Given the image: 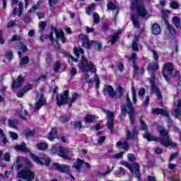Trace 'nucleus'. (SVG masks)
I'll use <instances>...</instances> for the list:
<instances>
[{
  "instance_id": "nucleus-54",
  "label": "nucleus",
  "mask_w": 181,
  "mask_h": 181,
  "mask_svg": "<svg viewBox=\"0 0 181 181\" xmlns=\"http://www.w3.org/2000/svg\"><path fill=\"white\" fill-rule=\"evenodd\" d=\"M105 138L106 137L105 136H100L98 139V144L99 145H103V144H104V142L105 141Z\"/></svg>"
},
{
  "instance_id": "nucleus-25",
  "label": "nucleus",
  "mask_w": 181,
  "mask_h": 181,
  "mask_svg": "<svg viewBox=\"0 0 181 181\" xmlns=\"http://www.w3.org/2000/svg\"><path fill=\"white\" fill-rule=\"evenodd\" d=\"M56 138H57V129L53 128L48 135V139L53 141Z\"/></svg>"
},
{
  "instance_id": "nucleus-32",
  "label": "nucleus",
  "mask_w": 181,
  "mask_h": 181,
  "mask_svg": "<svg viewBox=\"0 0 181 181\" xmlns=\"http://www.w3.org/2000/svg\"><path fill=\"white\" fill-rule=\"evenodd\" d=\"M59 2V0H48V4L50 8V11L52 12H54V9H56V7H54V5Z\"/></svg>"
},
{
  "instance_id": "nucleus-34",
  "label": "nucleus",
  "mask_w": 181,
  "mask_h": 181,
  "mask_svg": "<svg viewBox=\"0 0 181 181\" xmlns=\"http://www.w3.org/2000/svg\"><path fill=\"white\" fill-rule=\"evenodd\" d=\"M35 134L36 131L35 130L27 129L24 132V135L27 138H30V136H35Z\"/></svg>"
},
{
  "instance_id": "nucleus-22",
  "label": "nucleus",
  "mask_w": 181,
  "mask_h": 181,
  "mask_svg": "<svg viewBox=\"0 0 181 181\" xmlns=\"http://www.w3.org/2000/svg\"><path fill=\"white\" fill-rule=\"evenodd\" d=\"M151 94H157L158 98H162V93H160V91H159V88H158L156 85H153L151 86Z\"/></svg>"
},
{
  "instance_id": "nucleus-10",
  "label": "nucleus",
  "mask_w": 181,
  "mask_h": 181,
  "mask_svg": "<svg viewBox=\"0 0 181 181\" xmlns=\"http://www.w3.org/2000/svg\"><path fill=\"white\" fill-rule=\"evenodd\" d=\"M122 165L129 168L132 176H134V177H139V165L137 163H134L130 165L129 163L124 161Z\"/></svg>"
},
{
  "instance_id": "nucleus-50",
  "label": "nucleus",
  "mask_w": 181,
  "mask_h": 181,
  "mask_svg": "<svg viewBox=\"0 0 181 181\" xmlns=\"http://www.w3.org/2000/svg\"><path fill=\"white\" fill-rule=\"evenodd\" d=\"M107 9H110V11H115L117 9V6L114 4L112 2H110L107 5Z\"/></svg>"
},
{
  "instance_id": "nucleus-40",
  "label": "nucleus",
  "mask_w": 181,
  "mask_h": 181,
  "mask_svg": "<svg viewBox=\"0 0 181 181\" xmlns=\"http://www.w3.org/2000/svg\"><path fill=\"white\" fill-rule=\"evenodd\" d=\"M173 23L176 28H180V19L177 16H174L173 18Z\"/></svg>"
},
{
  "instance_id": "nucleus-62",
  "label": "nucleus",
  "mask_w": 181,
  "mask_h": 181,
  "mask_svg": "<svg viewBox=\"0 0 181 181\" xmlns=\"http://www.w3.org/2000/svg\"><path fill=\"white\" fill-rule=\"evenodd\" d=\"M16 24V21L11 20L8 23L7 28H13V26H15Z\"/></svg>"
},
{
  "instance_id": "nucleus-26",
  "label": "nucleus",
  "mask_w": 181,
  "mask_h": 181,
  "mask_svg": "<svg viewBox=\"0 0 181 181\" xmlns=\"http://www.w3.org/2000/svg\"><path fill=\"white\" fill-rule=\"evenodd\" d=\"M47 37L49 38V40H51L52 45H54V39L53 38V32H51L49 35H41L40 37V39L41 42H45Z\"/></svg>"
},
{
  "instance_id": "nucleus-14",
  "label": "nucleus",
  "mask_w": 181,
  "mask_h": 181,
  "mask_svg": "<svg viewBox=\"0 0 181 181\" xmlns=\"http://www.w3.org/2000/svg\"><path fill=\"white\" fill-rule=\"evenodd\" d=\"M53 166L57 170L61 172V173H69L70 172V166L69 165H60L57 163H54Z\"/></svg>"
},
{
  "instance_id": "nucleus-45",
  "label": "nucleus",
  "mask_w": 181,
  "mask_h": 181,
  "mask_svg": "<svg viewBox=\"0 0 181 181\" xmlns=\"http://www.w3.org/2000/svg\"><path fill=\"white\" fill-rule=\"evenodd\" d=\"M118 35H119V33H117L116 34H115L113 36L111 37V44L114 45V43L117 42V41L118 40Z\"/></svg>"
},
{
  "instance_id": "nucleus-1",
  "label": "nucleus",
  "mask_w": 181,
  "mask_h": 181,
  "mask_svg": "<svg viewBox=\"0 0 181 181\" xmlns=\"http://www.w3.org/2000/svg\"><path fill=\"white\" fill-rule=\"evenodd\" d=\"M32 168L33 165L30 161L18 157L16 160V168L20 171L17 173V177L25 181H33L36 173L30 170Z\"/></svg>"
},
{
  "instance_id": "nucleus-8",
  "label": "nucleus",
  "mask_w": 181,
  "mask_h": 181,
  "mask_svg": "<svg viewBox=\"0 0 181 181\" xmlns=\"http://www.w3.org/2000/svg\"><path fill=\"white\" fill-rule=\"evenodd\" d=\"M51 153H53V155L57 153L59 158H62V159H65L66 160H71V158L69 156L70 151L64 147L59 146L58 148L52 147L51 148Z\"/></svg>"
},
{
  "instance_id": "nucleus-52",
  "label": "nucleus",
  "mask_w": 181,
  "mask_h": 181,
  "mask_svg": "<svg viewBox=\"0 0 181 181\" xmlns=\"http://www.w3.org/2000/svg\"><path fill=\"white\" fill-rule=\"evenodd\" d=\"M16 40L18 42H21V40H22V37H21L20 35H13V37L11 38V42H15Z\"/></svg>"
},
{
  "instance_id": "nucleus-9",
  "label": "nucleus",
  "mask_w": 181,
  "mask_h": 181,
  "mask_svg": "<svg viewBox=\"0 0 181 181\" xmlns=\"http://www.w3.org/2000/svg\"><path fill=\"white\" fill-rule=\"evenodd\" d=\"M103 112H105V114L107 115V122L106 123V125L108 129H110L111 134H114V132H115V129H114V119L115 118L114 112L105 110H103Z\"/></svg>"
},
{
  "instance_id": "nucleus-30",
  "label": "nucleus",
  "mask_w": 181,
  "mask_h": 181,
  "mask_svg": "<svg viewBox=\"0 0 181 181\" xmlns=\"http://www.w3.org/2000/svg\"><path fill=\"white\" fill-rule=\"evenodd\" d=\"M139 39L138 38V36H135L133 42H132V50L134 52H138V42Z\"/></svg>"
},
{
  "instance_id": "nucleus-42",
  "label": "nucleus",
  "mask_w": 181,
  "mask_h": 181,
  "mask_svg": "<svg viewBox=\"0 0 181 181\" xmlns=\"http://www.w3.org/2000/svg\"><path fill=\"white\" fill-rule=\"evenodd\" d=\"M6 58L9 60V63H11V59H13V52H12V50L8 49L7 50V52H6Z\"/></svg>"
},
{
  "instance_id": "nucleus-13",
  "label": "nucleus",
  "mask_w": 181,
  "mask_h": 181,
  "mask_svg": "<svg viewBox=\"0 0 181 181\" xmlns=\"http://www.w3.org/2000/svg\"><path fill=\"white\" fill-rule=\"evenodd\" d=\"M46 104V99H45V97L43 96L42 94L38 93L37 95L36 98V102L34 104V111H39L40 110L41 107H43Z\"/></svg>"
},
{
  "instance_id": "nucleus-23",
  "label": "nucleus",
  "mask_w": 181,
  "mask_h": 181,
  "mask_svg": "<svg viewBox=\"0 0 181 181\" xmlns=\"http://www.w3.org/2000/svg\"><path fill=\"white\" fill-rule=\"evenodd\" d=\"M54 33H55L56 37L57 39H59V37H60L62 43H66V41H65L66 37H64V33L62 30L59 31L57 29H54Z\"/></svg>"
},
{
  "instance_id": "nucleus-28",
  "label": "nucleus",
  "mask_w": 181,
  "mask_h": 181,
  "mask_svg": "<svg viewBox=\"0 0 181 181\" xmlns=\"http://www.w3.org/2000/svg\"><path fill=\"white\" fill-rule=\"evenodd\" d=\"M117 148H119V146H122V149H124V150L129 148V144H128V141H124V144L122 141H117Z\"/></svg>"
},
{
  "instance_id": "nucleus-5",
  "label": "nucleus",
  "mask_w": 181,
  "mask_h": 181,
  "mask_svg": "<svg viewBox=\"0 0 181 181\" xmlns=\"http://www.w3.org/2000/svg\"><path fill=\"white\" fill-rule=\"evenodd\" d=\"M78 68L83 73H88V71H91L92 73H94V74H97V69L94 64L88 61L84 56L82 57L81 61L78 64Z\"/></svg>"
},
{
  "instance_id": "nucleus-44",
  "label": "nucleus",
  "mask_w": 181,
  "mask_h": 181,
  "mask_svg": "<svg viewBox=\"0 0 181 181\" xmlns=\"http://www.w3.org/2000/svg\"><path fill=\"white\" fill-rule=\"evenodd\" d=\"M91 43H93V45H95V49H97V50H98L99 52L103 48V45L101 44V42H98L96 41H91Z\"/></svg>"
},
{
  "instance_id": "nucleus-63",
  "label": "nucleus",
  "mask_w": 181,
  "mask_h": 181,
  "mask_svg": "<svg viewBox=\"0 0 181 181\" xmlns=\"http://www.w3.org/2000/svg\"><path fill=\"white\" fill-rule=\"evenodd\" d=\"M103 30H108L110 29V23L105 22L102 26Z\"/></svg>"
},
{
  "instance_id": "nucleus-4",
  "label": "nucleus",
  "mask_w": 181,
  "mask_h": 181,
  "mask_svg": "<svg viewBox=\"0 0 181 181\" xmlns=\"http://www.w3.org/2000/svg\"><path fill=\"white\" fill-rule=\"evenodd\" d=\"M57 105L59 107H62V105H64L66 104H68L69 108H71L73 107V103H75L78 98H80V95L77 93L72 94V98L71 101L68 102L69 100V90H64L63 94H61L59 98V95H57Z\"/></svg>"
},
{
  "instance_id": "nucleus-64",
  "label": "nucleus",
  "mask_w": 181,
  "mask_h": 181,
  "mask_svg": "<svg viewBox=\"0 0 181 181\" xmlns=\"http://www.w3.org/2000/svg\"><path fill=\"white\" fill-rule=\"evenodd\" d=\"M9 135L13 139H18V134L12 132H9Z\"/></svg>"
},
{
  "instance_id": "nucleus-55",
  "label": "nucleus",
  "mask_w": 181,
  "mask_h": 181,
  "mask_svg": "<svg viewBox=\"0 0 181 181\" xmlns=\"http://www.w3.org/2000/svg\"><path fill=\"white\" fill-rule=\"evenodd\" d=\"M78 39L80 40H82V42H86V40H88V37L86 35H83V34H80L78 35Z\"/></svg>"
},
{
  "instance_id": "nucleus-16",
  "label": "nucleus",
  "mask_w": 181,
  "mask_h": 181,
  "mask_svg": "<svg viewBox=\"0 0 181 181\" xmlns=\"http://www.w3.org/2000/svg\"><path fill=\"white\" fill-rule=\"evenodd\" d=\"M23 83H25V81L23 79V76L22 75H20L17 81H13L12 87L13 88H21L23 86Z\"/></svg>"
},
{
  "instance_id": "nucleus-19",
  "label": "nucleus",
  "mask_w": 181,
  "mask_h": 181,
  "mask_svg": "<svg viewBox=\"0 0 181 181\" xmlns=\"http://www.w3.org/2000/svg\"><path fill=\"white\" fill-rule=\"evenodd\" d=\"M126 137L127 139H129L130 138H132V139H136V138H138V131L136 130V128H133L132 133H131L129 131H127L126 132Z\"/></svg>"
},
{
  "instance_id": "nucleus-18",
  "label": "nucleus",
  "mask_w": 181,
  "mask_h": 181,
  "mask_svg": "<svg viewBox=\"0 0 181 181\" xmlns=\"http://www.w3.org/2000/svg\"><path fill=\"white\" fill-rule=\"evenodd\" d=\"M83 163H86V161L80 158H77L76 161L73 163L72 168H74L76 172H80Z\"/></svg>"
},
{
  "instance_id": "nucleus-29",
  "label": "nucleus",
  "mask_w": 181,
  "mask_h": 181,
  "mask_svg": "<svg viewBox=\"0 0 181 181\" xmlns=\"http://www.w3.org/2000/svg\"><path fill=\"white\" fill-rule=\"evenodd\" d=\"M16 149L21 152H29V150L26 148V144L25 143H22L20 146H16Z\"/></svg>"
},
{
  "instance_id": "nucleus-15",
  "label": "nucleus",
  "mask_w": 181,
  "mask_h": 181,
  "mask_svg": "<svg viewBox=\"0 0 181 181\" xmlns=\"http://www.w3.org/2000/svg\"><path fill=\"white\" fill-rule=\"evenodd\" d=\"M129 62H132V67L133 68V76H136L139 70V67L136 66L135 62H136V54L134 53L132 54L131 57L129 58Z\"/></svg>"
},
{
  "instance_id": "nucleus-24",
  "label": "nucleus",
  "mask_w": 181,
  "mask_h": 181,
  "mask_svg": "<svg viewBox=\"0 0 181 181\" xmlns=\"http://www.w3.org/2000/svg\"><path fill=\"white\" fill-rule=\"evenodd\" d=\"M151 32L153 35H160V26L158 23L152 25Z\"/></svg>"
},
{
  "instance_id": "nucleus-12",
  "label": "nucleus",
  "mask_w": 181,
  "mask_h": 181,
  "mask_svg": "<svg viewBox=\"0 0 181 181\" xmlns=\"http://www.w3.org/2000/svg\"><path fill=\"white\" fill-rule=\"evenodd\" d=\"M173 75V65L172 63L165 64L164 66V69L163 70V76L167 83H169V78H168V76Z\"/></svg>"
},
{
  "instance_id": "nucleus-39",
  "label": "nucleus",
  "mask_w": 181,
  "mask_h": 181,
  "mask_svg": "<svg viewBox=\"0 0 181 181\" xmlns=\"http://www.w3.org/2000/svg\"><path fill=\"white\" fill-rule=\"evenodd\" d=\"M93 42H90V40H86V41H83L82 46L85 47L86 49H88L90 50L91 49V45H93Z\"/></svg>"
},
{
  "instance_id": "nucleus-61",
  "label": "nucleus",
  "mask_w": 181,
  "mask_h": 181,
  "mask_svg": "<svg viewBox=\"0 0 181 181\" xmlns=\"http://www.w3.org/2000/svg\"><path fill=\"white\" fill-rule=\"evenodd\" d=\"M127 158L131 162H134L136 159V158H135V155L132 153H129Z\"/></svg>"
},
{
  "instance_id": "nucleus-6",
  "label": "nucleus",
  "mask_w": 181,
  "mask_h": 181,
  "mask_svg": "<svg viewBox=\"0 0 181 181\" xmlns=\"http://www.w3.org/2000/svg\"><path fill=\"white\" fill-rule=\"evenodd\" d=\"M121 108V115L119 117L120 119H124L122 117H127V114L135 112V108L131 102L129 98V95H126V104H123L120 107Z\"/></svg>"
},
{
  "instance_id": "nucleus-59",
  "label": "nucleus",
  "mask_w": 181,
  "mask_h": 181,
  "mask_svg": "<svg viewBox=\"0 0 181 181\" xmlns=\"http://www.w3.org/2000/svg\"><path fill=\"white\" fill-rule=\"evenodd\" d=\"M124 156V151L121 152L120 153H117L113 156L115 159H121Z\"/></svg>"
},
{
  "instance_id": "nucleus-53",
  "label": "nucleus",
  "mask_w": 181,
  "mask_h": 181,
  "mask_svg": "<svg viewBox=\"0 0 181 181\" xmlns=\"http://www.w3.org/2000/svg\"><path fill=\"white\" fill-rule=\"evenodd\" d=\"M40 32H43L46 29V22H40L39 24Z\"/></svg>"
},
{
  "instance_id": "nucleus-21",
  "label": "nucleus",
  "mask_w": 181,
  "mask_h": 181,
  "mask_svg": "<svg viewBox=\"0 0 181 181\" xmlns=\"http://www.w3.org/2000/svg\"><path fill=\"white\" fill-rule=\"evenodd\" d=\"M33 88V86L30 84L27 85L25 86L22 90H21L18 93H17V97L18 98H21V97H23L25 93H28L30 90H32Z\"/></svg>"
},
{
  "instance_id": "nucleus-35",
  "label": "nucleus",
  "mask_w": 181,
  "mask_h": 181,
  "mask_svg": "<svg viewBox=\"0 0 181 181\" xmlns=\"http://www.w3.org/2000/svg\"><path fill=\"white\" fill-rule=\"evenodd\" d=\"M36 146L38 151H46V149H47V144L46 143L37 144Z\"/></svg>"
},
{
  "instance_id": "nucleus-20",
  "label": "nucleus",
  "mask_w": 181,
  "mask_h": 181,
  "mask_svg": "<svg viewBox=\"0 0 181 181\" xmlns=\"http://www.w3.org/2000/svg\"><path fill=\"white\" fill-rule=\"evenodd\" d=\"M153 114H160V115H164V117H169V112L166 111L165 109H161V108H156L152 110Z\"/></svg>"
},
{
  "instance_id": "nucleus-46",
  "label": "nucleus",
  "mask_w": 181,
  "mask_h": 181,
  "mask_svg": "<svg viewBox=\"0 0 181 181\" xmlns=\"http://www.w3.org/2000/svg\"><path fill=\"white\" fill-rule=\"evenodd\" d=\"M61 66H62V64H60V62L58 61L55 62V64H54V70L55 73H59V70H60Z\"/></svg>"
},
{
  "instance_id": "nucleus-27",
  "label": "nucleus",
  "mask_w": 181,
  "mask_h": 181,
  "mask_svg": "<svg viewBox=\"0 0 181 181\" xmlns=\"http://www.w3.org/2000/svg\"><path fill=\"white\" fill-rule=\"evenodd\" d=\"M158 69L159 65H158V64L152 63L148 66V70L151 74H153V71H155V70H158Z\"/></svg>"
},
{
  "instance_id": "nucleus-11",
  "label": "nucleus",
  "mask_w": 181,
  "mask_h": 181,
  "mask_svg": "<svg viewBox=\"0 0 181 181\" xmlns=\"http://www.w3.org/2000/svg\"><path fill=\"white\" fill-rule=\"evenodd\" d=\"M30 158L34 160V162L38 163V165H43V162H42V160H45L46 166H49V165H50V158L46 156L37 157L36 155L31 153Z\"/></svg>"
},
{
  "instance_id": "nucleus-41",
  "label": "nucleus",
  "mask_w": 181,
  "mask_h": 181,
  "mask_svg": "<svg viewBox=\"0 0 181 181\" xmlns=\"http://www.w3.org/2000/svg\"><path fill=\"white\" fill-rule=\"evenodd\" d=\"M132 94L133 103L134 104H135L138 101V100L136 99V91L135 90L134 85L132 86Z\"/></svg>"
},
{
  "instance_id": "nucleus-60",
  "label": "nucleus",
  "mask_w": 181,
  "mask_h": 181,
  "mask_svg": "<svg viewBox=\"0 0 181 181\" xmlns=\"http://www.w3.org/2000/svg\"><path fill=\"white\" fill-rule=\"evenodd\" d=\"M60 119L62 122H69V116L64 115L61 116Z\"/></svg>"
},
{
  "instance_id": "nucleus-47",
  "label": "nucleus",
  "mask_w": 181,
  "mask_h": 181,
  "mask_svg": "<svg viewBox=\"0 0 181 181\" xmlns=\"http://www.w3.org/2000/svg\"><path fill=\"white\" fill-rule=\"evenodd\" d=\"M93 23H95L96 25L100 23V16L97 13L93 14Z\"/></svg>"
},
{
  "instance_id": "nucleus-2",
  "label": "nucleus",
  "mask_w": 181,
  "mask_h": 181,
  "mask_svg": "<svg viewBox=\"0 0 181 181\" xmlns=\"http://www.w3.org/2000/svg\"><path fill=\"white\" fill-rule=\"evenodd\" d=\"M157 129L161 135V137L157 138L153 136H152L151 134L148 133V132H145V134H144V138L145 139H147L148 142L151 141H160V144L161 145H163L165 148H169V146H173L175 148V146H177L176 143L172 142V138L169 137V134H168V132L165 128L162 127V126H158Z\"/></svg>"
},
{
  "instance_id": "nucleus-37",
  "label": "nucleus",
  "mask_w": 181,
  "mask_h": 181,
  "mask_svg": "<svg viewBox=\"0 0 181 181\" xmlns=\"http://www.w3.org/2000/svg\"><path fill=\"white\" fill-rule=\"evenodd\" d=\"M85 121L86 122H95V117L93 115H87L85 117Z\"/></svg>"
},
{
  "instance_id": "nucleus-51",
  "label": "nucleus",
  "mask_w": 181,
  "mask_h": 181,
  "mask_svg": "<svg viewBox=\"0 0 181 181\" xmlns=\"http://www.w3.org/2000/svg\"><path fill=\"white\" fill-rule=\"evenodd\" d=\"M69 74L70 76H71L72 77H74V76H76V74H77V69H76V67L72 66L69 71Z\"/></svg>"
},
{
  "instance_id": "nucleus-57",
  "label": "nucleus",
  "mask_w": 181,
  "mask_h": 181,
  "mask_svg": "<svg viewBox=\"0 0 181 181\" xmlns=\"http://www.w3.org/2000/svg\"><path fill=\"white\" fill-rule=\"evenodd\" d=\"M36 9H39V4H35V6H33L30 10L28 11V13H32V12H35V11H36Z\"/></svg>"
},
{
  "instance_id": "nucleus-7",
  "label": "nucleus",
  "mask_w": 181,
  "mask_h": 181,
  "mask_svg": "<svg viewBox=\"0 0 181 181\" xmlns=\"http://www.w3.org/2000/svg\"><path fill=\"white\" fill-rule=\"evenodd\" d=\"M104 91H107V93L109 94V97L110 98H115V100L121 99L122 98V95L125 91V89L122 87H118V94L115 93V90H114V88L111 86H105L103 88Z\"/></svg>"
},
{
  "instance_id": "nucleus-3",
  "label": "nucleus",
  "mask_w": 181,
  "mask_h": 181,
  "mask_svg": "<svg viewBox=\"0 0 181 181\" xmlns=\"http://www.w3.org/2000/svg\"><path fill=\"white\" fill-rule=\"evenodd\" d=\"M132 9H136V13L139 16L132 15V21L134 28H139V16L141 18H146L148 16V11H146V8H145V5H144V2L142 0H133L132 3Z\"/></svg>"
},
{
  "instance_id": "nucleus-33",
  "label": "nucleus",
  "mask_w": 181,
  "mask_h": 181,
  "mask_svg": "<svg viewBox=\"0 0 181 181\" xmlns=\"http://www.w3.org/2000/svg\"><path fill=\"white\" fill-rule=\"evenodd\" d=\"M8 126L11 127V128L16 129L18 124H19V122L16 119H8Z\"/></svg>"
},
{
  "instance_id": "nucleus-31",
  "label": "nucleus",
  "mask_w": 181,
  "mask_h": 181,
  "mask_svg": "<svg viewBox=\"0 0 181 181\" xmlns=\"http://www.w3.org/2000/svg\"><path fill=\"white\" fill-rule=\"evenodd\" d=\"M94 9H95V4H90L86 8V13L87 15H91V13H93V11H94Z\"/></svg>"
},
{
  "instance_id": "nucleus-56",
  "label": "nucleus",
  "mask_w": 181,
  "mask_h": 181,
  "mask_svg": "<svg viewBox=\"0 0 181 181\" xmlns=\"http://www.w3.org/2000/svg\"><path fill=\"white\" fill-rule=\"evenodd\" d=\"M28 111L24 110V115H21L20 117L22 118V119H24V121H26L28 118H29V115H28Z\"/></svg>"
},
{
  "instance_id": "nucleus-48",
  "label": "nucleus",
  "mask_w": 181,
  "mask_h": 181,
  "mask_svg": "<svg viewBox=\"0 0 181 181\" xmlns=\"http://www.w3.org/2000/svg\"><path fill=\"white\" fill-rule=\"evenodd\" d=\"M139 122H140L141 129L143 131H147L148 126H146V124L145 123V122H144V120L142 119H140Z\"/></svg>"
},
{
  "instance_id": "nucleus-43",
  "label": "nucleus",
  "mask_w": 181,
  "mask_h": 181,
  "mask_svg": "<svg viewBox=\"0 0 181 181\" xmlns=\"http://www.w3.org/2000/svg\"><path fill=\"white\" fill-rule=\"evenodd\" d=\"M29 63V58L28 57H24L20 59V66H25Z\"/></svg>"
},
{
  "instance_id": "nucleus-49",
  "label": "nucleus",
  "mask_w": 181,
  "mask_h": 181,
  "mask_svg": "<svg viewBox=\"0 0 181 181\" xmlns=\"http://www.w3.org/2000/svg\"><path fill=\"white\" fill-rule=\"evenodd\" d=\"M166 28L168 30H169L170 35H173V33H175V27H173V25L170 24H167Z\"/></svg>"
},
{
  "instance_id": "nucleus-36",
  "label": "nucleus",
  "mask_w": 181,
  "mask_h": 181,
  "mask_svg": "<svg viewBox=\"0 0 181 181\" xmlns=\"http://www.w3.org/2000/svg\"><path fill=\"white\" fill-rule=\"evenodd\" d=\"M74 52L76 57H80V54H84V50L82 48H77L76 47L74 48Z\"/></svg>"
},
{
  "instance_id": "nucleus-58",
  "label": "nucleus",
  "mask_w": 181,
  "mask_h": 181,
  "mask_svg": "<svg viewBox=\"0 0 181 181\" xmlns=\"http://www.w3.org/2000/svg\"><path fill=\"white\" fill-rule=\"evenodd\" d=\"M155 80H156V78H155V74H151V78L150 79V84H151V86H156L155 84Z\"/></svg>"
},
{
  "instance_id": "nucleus-17",
  "label": "nucleus",
  "mask_w": 181,
  "mask_h": 181,
  "mask_svg": "<svg viewBox=\"0 0 181 181\" xmlns=\"http://www.w3.org/2000/svg\"><path fill=\"white\" fill-rule=\"evenodd\" d=\"M175 105H176V107L177 108L174 110V115L175 117V118H180L181 117V100L180 99L177 100V102L175 103Z\"/></svg>"
},
{
  "instance_id": "nucleus-38",
  "label": "nucleus",
  "mask_w": 181,
  "mask_h": 181,
  "mask_svg": "<svg viewBox=\"0 0 181 181\" xmlns=\"http://www.w3.org/2000/svg\"><path fill=\"white\" fill-rule=\"evenodd\" d=\"M127 114L129 115L130 124L132 125L134 122H135V116L136 115V112L134 111Z\"/></svg>"
}]
</instances>
